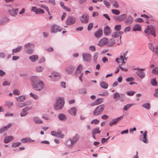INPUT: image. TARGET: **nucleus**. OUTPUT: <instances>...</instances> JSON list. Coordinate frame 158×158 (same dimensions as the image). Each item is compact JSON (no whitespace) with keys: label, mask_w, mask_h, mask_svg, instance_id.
<instances>
[{"label":"nucleus","mask_w":158,"mask_h":158,"mask_svg":"<svg viewBox=\"0 0 158 158\" xmlns=\"http://www.w3.org/2000/svg\"><path fill=\"white\" fill-rule=\"evenodd\" d=\"M31 85L32 88L36 91H40L44 87V83L39 77L37 76H33L30 78Z\"/></svg>","instance_id":"nucleus-1"},{"label":"nucleus","mask_w":158,"mask_h":158,"mask_svg":"<svg viewBox=\"0 0 158 158\" xmlns=\"http://www.w3.org/2000/svg\"><path fill=\"white\" fill-rule=\"evenodd\" d=\"M64 104V99L61 98H59L54 104V109L56 110L61 109L63 107Z\"/></svg>","instance_id":"nucleus-2"},{"label":"nucleus","mask_w":158,"mask_h":158,"mask_svg":"<svg viewBox=\"0 0 158 158\" xmlns=\"http://www.w3.org/2000/svg\"><path fill=\"white\" fill-rule=\"evenodd\" d=\"M105 105L101 104L98 106L93 111V115L95 116H98L100 115L104 110Z\"/></svg>","instance_id":"nucleus-3"},{"label":"nucleus","mask_w":158,"mask_h":158,"mask_svg":"<svg viewBox=\"0 0 158 158\" xmlns=\"http://www.w3.org/2000/svg\"><path fill=\"white\" fill-rule=\"evenodd\" d=\"M144 32L148 35L151 34L154 37L156 36L155 32V29L154 27L152 25H150L147 26L146 29L144 31Z\"/></svg>","instance_id":"nucleus-4"},{"label":"nucleus","mask_w":158,"mask_h":158,"mask_svg":"<svg viewBox=\"0 0 158 158\" xmlns=\"http://www.w3.org/2000/svg\"><path fill=\"white\" fill-rule=\"evenodd\" d=\"M140 132L142 135H140L139 136V140L146 144L148 143L149 141L147 138V131H145L143 133V131H140Z\"/></svg>","instance_id":"nucleus-5"},{"label":"nucleus","mask_w":158,"mask_h":158,"mask_svg":"<svg viewBox=\"0 0 158 158\" xmlns=\"http://www.w3.org/2000/svg\"><path fill=\"white\" fill-rule=\"evenodd\" d=\"M62 30V28L56 24L52 25L50 28L51 32L52 33H56L58 32L61 31Z\"/></svg>","instance_id":"nucleus-6"},{"label":"nucleus","mask_w":158,"mask_h":158,"mask_svg":"<svg viewBox=\"0 0 158 158\" xmlns=\"http://www.w3.org/2000/svg\"><path fill=\"white\" fill-rule=\"evenodd\" d=\"M79 19L82 23L86 24L89 22V17L87 14H83L80 17Z\"/></svg>","instance_id":"nucleus-7"},{"label":"nucleus","mask_w":158,"mask_h":158,"mask_svg":"<svg viewBox=\"0 0 158 158\" xmlns=\"http://www.w3.org/2000/svg\"><path fill=\"white\" fill-rule=\"evenodd\" d=\"M134 69V70H137L136 73L140 78H143L145 77V73L142 72V71H144L145 70V69H139L138 68H137Z\"/></svg>","instance_id":"nucleus-8"},{"label":"nucleus","mask_w":158,"mask_h":158,"mask_svg":"<svg viewBox=\"0 0 158 158\" xmlns=\"http://www.w3.org/2000/svg\"><path fill=\"white\" fill-rule=\"evenodd\" d=\"M83 60L86 62H89L91 60V55L88 53L84 52L82 54Z\"/></svg>","instance_id":"nucleus-9"},{"label":"nucleus","mask_w":158,"mask_h":158,"mask_svg":"<svg viewBox=\"0 0 158 158\" xmlns=\"http://www.w3.org/2000/svg\"><path fill=\"white\" fill-rule=\"evenodd\" d=\"M75 69V66L73 65H71L65 68V71L68 74L71 75L73 73Z\"/></svg>","instance_id":"nucleus-10"},{"label":"nucleus","mask_w":158,"mask_h":158,"mask_svg":"<svg viewBox=\"0 0 158 158\" xmlns=\"http://www.w3.org/2000/svg\"><path fill=\"white\" fill-rule=\"evenodd\" d=\"M76 18L72 16H69L67 19L66 23L68 25H70L74 24L76 21Z\"/></svg>","instance_id":"nucleus-11"},{"label":"nucleus","mask_w":158,"mask_h":158,"mask_svg":"<svg viewBox=\"0 0 158 158\" xmlns=\"http://www.w3.org/2000/svg\"><path fill=\"white\" fill-rule=\"evenodd\" d=\"M10 6L11 7V8L9 9L8 10V12L12 16L16 17L19 11L18 9H14L12 8L11 6Z\"/></svg>","instance_id":"nucleus-12"},{"label":"nucleus","mask_w":158,"mask_h":158,"mask_svg":"<svg viewBox=\"0 0 158 158\" xmlns=\"http://www.w3.org/2000/svg\"><path fill=\"white\" fill-rule=\"evenodd\" d=\"M31 102L30 101H27L23 103H16V106L19 108H22L25 106L31 105Z\"/></svg>","instance_id":"nucleus-13"},{"label":"nucleus","mask_w":158,"mask_h":158,"mask_svg":"<svg viewBox=\"0 0 158 158\" xmlns=\"http://www.w3.org/2000/svg\"><path fill=\"white\" fill-rule=\"evenodd\" d=\"M127 18V15L125 14H123L117 17H115L114 19L118 21H123L125 19Z\"/></svg>","instance_id":"nucleus-14"},{"label":"nucleus","mask_w":158,"mask_h":158,"mask_svg":"<svg viewBox=\"0 0 158 158\" xmlns=\"http://www.w3.org/2000/svg\"><path fill=\"white\" fill-rule=\"evenodd\" d=\"M123 117V115L120 116L119 117L112 119V120L110 122L109 125L111 126L112 125L115 124L117 123L119 121L122 119Z\"/></svg>","instance_id":"nucleus-15"},{"label":"nucleus","mask_w":158,"mask_h":158,"mask_svg":"<svg viewBox=\"0 0 158 158\" xmlns=\"http://www.w3.org/2000/svg\"><path fill=\"white\" fill-rule=\"evenodd\" d=\"M108 39L106 38H102L99 41L98 45L100 47L106 44L108 42Z\"/></svg>","instance_id":"nucleus-16"},{"label":"nucleus","mask_w":158,"mask_h":158,"mask_svg":"<svg viewBox=\"0 0 158 158\" xmlns=\"http://www.w3.org/2000/svg\"><path fill=\"white\" fill-rule=\"evenodd\" d=\"M58 119L61 121H65L67 118V116L63 113H60L57 116Z\"/></svg>","instance_id":"nucleus-17"},{"label":"nucleus","mask_w":158,"mask_h":158,"mask_svg":"<svg viewBox=\"0 0 158 158\" xmlns=\"http://www.w3.org/2000/svg\"><path fill=\"white\" fill-rule=\"evenodd\" d=\"M104 33L106 36L110 35L111 34V30L110 27L108 26H106L104 29Z\"/></svg>","instance_id":"nucleus-18"},{"label":"nucleus","mask_w":158,"mask_h":158,"mask_svg":"<svg viewBox=\"0 0 158 158\" xmlns=\"http://www.w3.org/2000/svg\"><path fill=\"white\" fill-rule=\"evenodd\" d=\"M64 143L67 148H71L74 145L70 138L66 140Z\"/></svg>","instance_id":"nucleus-19"},{"label":"nucleus","mask_w":158,"mask_h":158,"mask_svg":"<svg viewBox=\"0 0 158 158\" xmlns=\"http://www.w3.org/2000/svg\"><path fill=\"white\" fill-rule=\"evenodd\" d=\"M33 121L35 124H40L43 123V121L39 117L35 116L33 118Z\"/></svg>","instance_id":"nucleus-20"},{"label":"nucleus","mask_w":158,"mask_h":158,"mask_svg":"<svg viewBox=\"0 0 158 158\" xmlns=\"http://www.w3.org/2000/svg\"><path fill=\"white\" fill-rule=\"evenodd\" d=\"M35 140L32 139L30 138L27 137L21 139V142L23 143H30L31 142H34Z\"/></svg>","instance_id":"nucleus-21"},{"label":"nucleus","mask_w":158,"mask_h":158,"mask_svg":"<svg viewBox=\"0 0 158 158\" xmlns=\"http://www.w3.org/2000/svg\"><path fill=\"white\" fill-rule=\"evenodd\" d=\"M12 125V124L11 123H9L6 126L2 127L0 129V133L2 134L7 130Z\"/></svg>","instance_id":"nucleus-22"},{"label":"nucleus","mask_w":158,"mask_h":158,"mask_svg":"<svg viewBox=\"0 0 158 158\" xmlns=\"http://www.w3.org/2000/svg\"><path fill=\"white\" fill-rule=\"evenodd\" d=\"M14 139V137L11 135L6 136L4 138V142L5 143H7L13 140Z\"/></svg>","instance_id":"nucleus-23"},{"label":"nucleus","mask_w":158,"mask_h":158,"mask_svg":"<svg viewBox=\"0 0 158 158\" xmlns=\"http://www.w3.org/2000/svg\"><path fill=\"white\" fill-rule=\"evenodd\" d=\"M102 30L99 29L94 33V35L97 38H99L102 35Z\"/></svg>","instance_id":"nucleus-24"},{"label":"nucleus","mask_w":158,"mask_h":158,"mask_svg":"<svg viewBox=\"0 0 158 158\" xmlns=\"http://www.w3.org/2000/svg\"><path fill=\"white\" fill-rule=\"evenodd\" d=\"M133 21V18L131 15H129L124 21V23L126 24H130L132 23Z\"/></svg>","instance_id":"nucleus-25"},{"label":"nucleus","mask_w":158,"mask_h":158,"mask_svg":"<svg viewBox=\"0 0 158 158\" xmlns=\"http://www.w3.org/2000/svg\"><path fill=\"white\" fill-rule=\"evenodd\" d=\"M72 143L74 145L77 142L79 139V135L78 134H76L72 138H70Z\"/></svg>","instance_id":"nucleus-26"},{"label":"nucleus","mask_w":158,"mask_h":158,"mask_svg":"<svg viewBox=\"0 0 158 158\" xmlns=\"http://www.w3.org/2000/svg\"><path fill=\"white\" fill-rule=\"evenodd\" d=\"M29 59L32 62H34L38 60L39 57L36 55H32L29 57Z\"/></svg>","instance_id":"nucleus-27"},{"label":"nucleus","mask_w":158,"mask_h":158,"mask_svg":"<svg viewBox=\"0 0 158 158\" xmlns=\"http://www.w3.org/2000/svg\"><path fill=\"white\" fill-rule=\"evenodd\" d=\"M123 33V32L122 31H115L112 33V37L117 38L121 36Z\"/></svg>","instance_id":"nucleus-28"},{"label":"nucleus","mask_w":158,"mask_h":158,"mask_svg":"<svg viewBox=\"0 0 158 158\" xmlns=\"http://www.w3.org/2000/svg\"><path fill=\"white\" fill-rule=\"evenodd\" d=\"M26 97L25 95H22L16 97V101L19 102H22L25 101Z\"/></svg>","instance_id":"nucleus-29"},{"label":"nucleus","mask_w":158,"mask_h":158,"mask_svg":"<svg viewBox=\"0 0 158 158\" xmlns=\"http://www.w3.org/2000/svg\"><path fill=\"white\" fill-rule=\"evenodd\" d=\"M52 75L54 77H57L56 79H55L54 78L52 79V80L54 81L58 80L61 77L60 74L57 72L53 73L52 74Z\"/></svg>","instance_id":"nucleus-30"},{"label":"nucleus","mask_w":158,"mask_h":158,"mask_svg":"<svg viewBox=\"0 0 158 158\" xmlns=\"http://www.w3.org/2000/svg\"><path fill=\"white\" fill-rule=\"evenodd\" d=\"M124 95L123 94H119L118 92H115L114 93L113 96V98L117 100H118V98L120 97L122 98H124Z\"/></svg>","instance_id":"nucleus-31"},{"label":"nucleus","mask_w":158,"mask_h":158,"mask_svg":"<svg viewBox=\"0 0 158 158\" xmlns=\"http://www.w3.org/2000/svg\"><path fill=\"white\" fill-rule=\"evenodd\" d=\"M68 112L71 115L75 116L76 114L77 109L75 107H73L71 108Z\"/></svg>","instance_id":"nucleus-32"},{"label":"nucleus","mask_w":158,"mask_h":158,"mask_svg":"<svg viewBox=\"0 0 158 158\" xmlns=\"http://www.w3.org/2000/svg\"><path fill=\"white\" fill-rule=\"evenodd\" d=\"M103 98H99L94 102L92 103L91 105L93 106L101 103L103 102Z\"/></svg>","instance_id":"nucleus-33"},{"label":"nucleus","mask_w":158,"mask_h":158,"mask_svg":"<svg viewBox=\"0 0 158 158\" xmlns=\"http://www.w3.org/2000/svg\"><path fill=\"white\" fill-rule=\"evenodd\" d=\"M133 30L134 31H140L141 30V26L139 24H135L134 25Z\"/></svg>","instance_id":"nucleus-34"},{"label":"nucleus","mask_w":158,"mask_h":158,"mask_svg":"<svg viewBox=\"0 0 158 158\" xmlns=\"http://www.w3.org/2000/svg\"><path fill=\"white\" fill-rule=\"evenodd\" d=\"M100 85L102 88L104 89L107 88L108 86V84L104 81H102L101 82Z\"/></svg>","instance_id":"nucleus-35"},{"label":"nucleus","mask_w":158,"mask_h":158,"mask_svg":"<svg viewBox=\"0 0 158 158\" xmlns=\"http://www.w3.org/2000/svg\"><path fill=\"white\" fill-rule=\"evenodd\" d=\"M5 104L10 109L13 105L14 103L13 102L7 101L5 102Z\"/></svg>","instance_id":"nucleus-36"},{"label":"nucleus","mask_w":158,"mask_h":158,"mask_svg":"<svg viewBox=\"0 0 158 158\" xmlns=\"http://www.w3.org/2000/svg\"><path fill=\"white\" fill-rule=\"evenodd\" d=\"M22 47L21 46H18L16 48L13 49L12 51V52H15V53H18L20 52L22 49Z\"/></svg>","instance_id":"nucleus-37"},{"label":"nucleus","mask_w":158,"mask_h":158,"mask_svg":"<svg viewBox=\"0 0 158 158\" xmlns=\"http://www.w3.org/2000/svg\"><path fill=\"white\" fill-rule=\"evenodd\" d=\"M35 46V45L34 44L28 43L25 44L24 47L25 48H34Z\"/></svg>","instance_id":"nucleus-38"},{"label":"nucleus","mask_w":158,"mask_h":158,"mask_svg":"<svg viewBox=\"0 0 158 158\" xmlns=\"http://www.w3.org/2000/svg\"><path fill=\"white\" fill-rule=\"evenodd\" d=\"M100 131L98 127L94 128L93 129L92 131V134H96L100 133Z\"/></svg>","instance_id":"nucleus-39"},{"label":"nucleus","mask_w":158,"mask_h":158,"mask_svg":"<svg viewBox=\"0 0 158 158\" xmlns=\"http://www.w3.org/2000/svg\"><path fill=\"white\" fill-rule=\"evenodd\" d=\"M44 68L41 66H38L36 67L35 69V71L37 72H41L44 70Z\"/></svg>","instance_id":"nucleus-40"},{"label":"nucleus","mask_w":158,"mask_h":158,"mask_svg":"<svg viewBox=\"0 0 158 158\" xmlns=\"http://www.w3.org/2000/svg\"><path fill=\"white\" fill-rule=\"evenodd\" d=\"M135 105L134 103L128 104L124 106L123 109L124 110L127 111L132 105Z\"/></svg>","instance_id":"nucleus-41"},{"label":"nucleus","mask_w":158,"mask_h":158,"mask_svg":"<svg viewBox=\"0 0 158 158\" xmlns=\"http://www.w3.org/2000/svg\"><path fill=\"white\" fill-rule=\"evenodd\" d=\"M142 106L143 108L147 110H149L151 108V105L149 103H145L143 104Z\"/></svg>","instance_id":"nucleus-42"},{"label":"nucleus","mask_w":158,"mask_h":158,"mask_svg":"<svg viewBox=\"0 0 158 158\" xmlns=\"http://www.w3.org/2000/svg\"><path fill=\"white\" fill-rule=\"evenodd\" d=\"M78 93L80 94H85L87 93L86 89L85 88L81 89L79 90Z\"/></svg>","instance_id":"nucleus-43"},{"label":"nucleus","mask_w":158,"mask_h":158,"mask_svg":"<svg viewBox=\"0 0 158 158\" xmlns=\"http://www.w3.org/2000/svg\"><path fill=\"white\" fill-rule=\"evenodd\" d=\"M98 52H95L93 56V59L94 62V63H96L97 60L98 59Z\"/></svg>","instance_id":"nucleus-44"},{"label":"nucleus","mask_w":158,"mask_h":158,"mask_svg":"<svg viewBox=\"0 0 158 158\" xmlns=\"http://www.w3.org/2000/svg\"><path fill=\"white\" fill-rule=\"evenodd\" d=\"M28 114V113L27 112H26L24 110L22 109V110L20 112V115L22 117H24Z\"/></svg>","instance_id":"nucleus-45"},{"label":"nucleus","mask_w":158,"mask_h":158,"mask_svg":"<svg viewBox=\"0 0 158 158\" xmlns=\"http://www.w3.org/2000/svg\"><path fill=\"white\" fill-rule=\"evenodd\" d=\"M21 144V143L20 142L17 143H14L12 144L11 146L13 148H16Z\"/></svg>","instance_id":"nucleus-46"},{"label":"nucleus","mask_w":158,"mask_h":158,"mask_svg":"<svg viewBox=\"0 0 158 158\" xmlns=\"http://www.w3.org/2000/svg\"><path fill=\"white\" fill-rule=\"evenodd\" d=\"M135 92L133 91H128L126 92V93L127 95L129 96H132L135 94Z\"/></svg>","instance_id":"nucleus-47"},{"label":"nucleus","mask_w":158,"mask_h":158,"mask_svg":"<svg viewBox=\"0 0 158 158\" xmlns=\"http://www.w3.org/2000/svg\"><path fill=\"white\" fill-rule=\"evenodd\" d=\"M112 12L116 15H118L120 14V11L117 9H112L111 10Z\"/></svg>","instance_id":"nucleus-48"},{"label":"nucleus","mask_w":158,"mask_h":158,"mask_svg":"<svg viewBox=\"0 0 158 158\" xmlns=\"http://www.w3.org/2000/svg\"><path fill=\"white\" fill-rule=\"evenodd\" d=\"M152 73L154 74L158 75V67H156L153 69Z\"/></svg>","instance_id":"nucleus-49"},{"label":"nucleus","mask_w":158,"mask_h":158,"mask_svg":"<svg viewBox=\"0 0 158 158\" xmlns=\"http://www.w3.org/2000/svg\"><path fill=\"white\" fill-rule=\"evenodd\" d=\"M29 95L31 97H32V98L34 99L35 100L39 98L38 96L32 93H31Z\"/></svg>","instance_id":"nucleus-50"},{"label":"nucleus","mask_w":158,"mask_h":158,"mask_svg":"<svg viewBox=\"0 0 158 158\" xmlns=\"http://www.w3.org/2000/svg\"><path fill=\"white\" fill-rule=\"evenodd\" d=\"M151 85L154 86H156L157 85V82L156 81L155 79H152L151 81Z\"/></svg>","instance_id":"nucleus-51"},{"label":"nucleus","mask_w":158,"mask_h":158,"mask_svg":"<svg viewBox=\"0 0 158 158\" xmlns=\"http://www.w3.org/2000/svg\"><path fill=\"white\" fill-rule=\"evenodd\" d=\"M13 94L16 95H19L20 94V92L18 89H15L13 91Z\"/></svg>","instance_id":"nucleus-52"},{"label":"nucleus","mask_w":158,"mask_h":158,"mask_svg":"<svg viewBox=\"0 0 158 158\" xmlns=\"http://www.w3.org/2000/svg\"><path fill=\"white\" fill-rule=\"evenodd\" d=\"M26 52L28 54H32L34 50L32 49H28L25 50Z\"/></svg>","instance_id":"nucleus-53"},{"label":"nucleus","mask_w":158,"mask_h":158,"mask_svg":"<svg viewBox=\"0 0 158 158\" xmlns=\"http://www.w3.org/2000/svg\"><path fill=\"white\" fill-rule=\"evenodd\" d=\"M121 29V25H116L114 27V30L116 31H119Z\"/></svg>","instance_id":"nucleus-54"},{"label":"nucleus","mask_w":158,"mask_h":158,"mask_svg":"<svg viewBox=\"0 0 158 158\" xmlns=\"http://www.w3.org/2000/svg\"><path fill=\"white\" fill-rule=\"evenodd\" d=\"M103 3L107 8H109L110 7V3L106 0L103 1Z\"/></svg>","instance_id":"nucleus-55"},{"label":"nucleus","mask_w":158,"mask_h":158,"mask_svg":"<svg viewBox=\"0 0 158 158\" xmlns=\"http://www.w3.org/2000/svg\"><path fill=\"white\" fill-rule=\"evenodd\" d=\"M51 134L52 135L55 136L56 137H59V135H58L59 134L57 133V132L55 131H52L51 132Z\"/></svg>","instance_id":"nucleus-56"},{"label":"nucleus","mask_w":158,"mask_h":158,"mask_svg":"<svg viewBox=\"0 0 158 158\" xmlns=\"http://www.w3.org/2000/svg\"><path fill=\"white\" fill-rule=\"evenodd\" d=\"M37 12L35 14H43L44 13V11L43 10L40 9L38 8V10H37Z\"/></svg>","instance_id":"nucleus-57"},{"label":"nucleus","mask_w":158,"mask_h":158,"mask_svg":"<svg viewBox=\"0 0 158 158\" xmlns=\"http://www.w3.org/2000/svg\"><path fill=\"white\" fill-rule=\"evenodd\" d=\"M82 73V71L76 70L74 73L76 77H77L79 74H81Z\"/></svg>","instance_id":"nucleus-58"},{"label":"nucleus","mask_w":158,"mask_h":158,"mask_svg":"<svg viewBox=\"0 0 158 158\" xmlns=\"http://www.w3.org/2000/svg\"><path fill=\"white\" fill-rule=\"evenodd\" d=\"M113 6L116 8H118L119 6L118 4L116 1H114Z\"/></svg>","instance_id":"nucleus-59"},{"label":"nucleus","mask_w":158,"mask_h":158,"mask_svg":"<svg viewBox=\"0 0 158 158\" xmlns=\"http://www.w3.org/2000/svg\"><path fill=\"white\" fill-rule=\"evenodd\" d=\"M134 80V78L132 77H129L126 79L127 82L132 81Z\"/></svg>","instance_id":"nucleus-60"},{"label":"nucleus","mask_w":158,"mask_h":158,"mask_svg":"<svg viewBox=\"0 0 158 158\" xmlns=\"http://www.w3.org/2000/svg\"><path fill=\"white\" fill-rule=\"evenodd\" d=\"M148 46L150 49L152 50L153 52H154L155 48L152 46V44L151 43H149L148 44Z\"/></svg>","instance_id":"nucleus-61"},{"label":"nucleus","mask_w":158,"mask_h":158,"mask_svg":"<svg viewBox=\"0 0 158 158\" xmlns=\"http://www.w3.org/2000/svg\"><path fill=\"white\" fill-rule=\"evenodd\" d=\"M93 23H89L88 26L87 30L89 31L90 30L92 29V28L93 27Z\"/></svg>","instance_id":"nucleus-62"},{"label":"nucleus","mask_w":158,"mask_h":158,"mask_svg":"<svg viewBox=\"0 0 158 158\" xmlns=\"http://www.w3.org/2000/svg\"><path fill=\"white\" fill-rule=\"evenodd\" d=\"M89 49L93 52H95L96 51V48L94 46L91 45L89 47Z\"/></svg>","instance_id":"nucleus-63"},{"label":"nucleus","mask_w":158,"mask_h":158,"mask_svg":"<svg viewBox=\"0 0 158 158\" xmlns=\"http://www.w3.org/2000/svg\"><path fill=\"white\" fill-rule=\"evenodd\" d=\"M153 95L155 97L158 98V89H155Z\"/></svg>","instance_id":"nucleus-64"}]
</instances>
